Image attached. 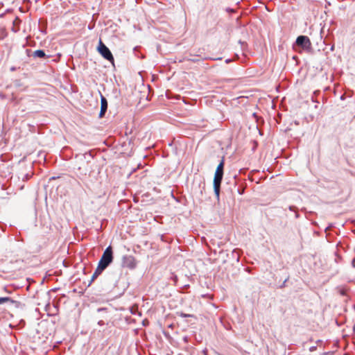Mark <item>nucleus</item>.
Masks as SVG:
<instances>
[{
  "mask_svg": "<svg viewBox=\"0 0 355 355\" xmlns=\"http://www.w3.org/2000/svg\"><path fill=\"white\" fill-rule=\"evenodd\" d=\"M224 165L225 161L224 157H223L222 160L220 161V162L219 163L216 169L214 178V189L217 197H218L220 194V187L223 176Z\"/></svg>",
  "mask_w": 355,
  "mask_h": 355,
  "instance_id": "obj_1",
  "label": "nucleus"
},
{
  "mask_svg": "<svg viewBox=\"0 0 355 355\" xmlns=\"http://www.w3.org/2000/svg\"><path fill=\"white\" fill-rule=\"evenodd\" d=\"M113 257H112V250L110 246L107 247L105 250L104 251L98 264L101 266V268H106L109 264L112 261Z\"/></svg>",
  "mask_w": 355,
  "mask_h": 355,
  "instance_id": "obj_2",
  "label": "nucleus"
},
{
  "mask_svg": "<svg viewBox=\"0 0 355 355\" xmlns=\"http://www.w3.org/2000/svg\"><path fill=\"white\" fill-rule=\"evenodd\" d=\"M98 52L106 60L109 61H113L114 58L110 52V49L102 42L101 40L99 42V46L98 47Z\"/></svg>",
  "mask_w": 355,
  "mask_h": 355,
  "instance_id": "obj_3",
  "label": "nucleus"
},
{
  "mask_svg": "<svg viewBox=\"0 0 355 355\" xmlns=\"http://www.w3.org/2000/svg\"><path fill=\"white\" fill-rule=\"evenodd\" d=\"M295 43L297 46H301L304 49L309 50L311 49V42L307 36H298L296 39Z\"/></svg>",
  "mask_w": 355,
  "mask_h": 355,
  "instance_id": "obj_4",
  "label": "nucleus"
},
{
  "mask_svg": "<svg viewBox=\"0 0 355 355\" xmlns=\"http://www.w3.org/2000/svg\"><path fill=\"white\" fill-rule=\"evenodd\" d=\"M88 165L89 161L87 159L86 154L76 155L74 168L83 167V166H88Z\"/></svg>",
  "mask_w": 355,
  "mask_h": 355,
  "instance_id": "obj_5",
  "label": "nucleus"
},
{
  "mask_svg": "<svg viewBox=\"0 0 355 355\" xmlns=\"http://www.w3.org/2000/svg\"><path fill=\"white\" fill-rule=\"evenodd\" d=\"M77 176L83 181L87 180V171L88 166H83V167L78 166V168H74Z\"/></svg>",
  "mask_w": 355,
  "mask_h": 355,
  "instance_id": "obj_6",
  "label": "nucleus"
},
{
  "mask_svg": "<svg viewBox=\"0 0 355 355\" xmlns=\"http://www.w3.org/2000/svg\"><path fill=\"white\" fill-rule=\"evenodd\" d=\"M3 303H7L9 306H14L16 308H18L20 305V303L19 302L15 301L9 297H0V304H2Z\"/></svg>",
  "mask_w": 355,
  "mask_h": 355,
  "instance_id": "obj_7",
  "label": "nucleus"
},
{
  "mask_svg": "<svg viewBox=\"0 0 355 355\" xmlns=\"http://www.w3.org/2000/svg\"><path fill=\"white\" fill-rule=\"evenodd\" d=\"M101 111H100V113H99V116L100 117H103L107 109V101L106 100V98L103 96L101 95Z\"/></svg>",
  "mask_w": 355,
  "mask_h": 355,
  "instance_id": "obj_8",
  "label": "nucleus"
},
{
  "mask_svg": "<svg viewBox=\"0 0 355 355\" xmlns=\"http://www.w3.org/2000/svg\"><path fill=\"white\" fill-rule=\"evenodd\" d=\"M105 268H101V266L98 264L95 272L92 276V278L90 279V284L97 278V277L101 274V272L105 270Z\"/></svg>",
  "mask_w": 355,
  "mask_h": 355,
  "instance_id": "obj_9",
  "label": "nucleus"
},
{
  "mask_svg": "<svg viewBox=\"0 0 355 355\" xmlns=\"http://www.w3.org/2000/svg\"><path fill=\"white\" fill-rule=\"evenodd\" d=\"M33 56L34 58H44L46 57L45 52L43 50H36L33 53Z\"/></svg>",
  "mask_w": 355,
  "mask_h": 355,
  "instance_id": "obj_10",
  "label": "nucleus"
},
{
  "mask_svg": "<svg viewBox=\"0 0 355 355\" xmlns=\"http://www.w3.org/2000/svg\"><path fill=\"white\" fill-rule=\"evenodd\" d=\"M126 259L129 261V263L127 264V266H128L130 268H134L135 266V263L134 259L132 257H128Z\"/></svg>",
  "mask_w": 355,
  "mask_h": 355,
  "instance_id": "obj_11",
  "label": "nucleus"
},
{
  "mask_svg": "<svg viewBox=\"0 0 355 355\" xmlns=\"http://www.w3.org/2000/svg\"><path fill=\"white\" fill-rule=\"evenodd\" d=\"M181 316L183 318H187V317H193V315H190V314L181 313Z\"/></svg>",
  "mask_w": 355,
  "mask_h": 355,
  "instance_id": "obj_12",
  "label": "nucleus"
},
{
  "mask_svg": "<svg viewBox=\"0 0 355 355\" xmlns=\"http://www.w3.org/2000/svg\"><path fill=\"white\" fill-rule=\"evenodd\" d=\"M192 60L195 62V61H198L199 60L198 59H197V60L193 59Z\"/></svg>",
  "mask_w": 355,
  "mask_h": 355,
  "instance_id": "obj_13",
  "label": "nucleus"
}]
</instances>
